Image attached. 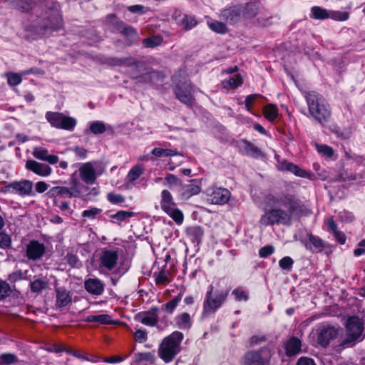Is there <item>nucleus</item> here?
<instances>
[{
	"instance_id": "obj_1",
	"label": "nucleus",
	"mask_w": 365,
	"mask_h": 365,
	"mask_svg": "<svg viewBox=\"0 0 365 365\" xmlns=\"http://www.w3.org/2000/svg\"><path fill=\"white\" fill-rule=\"evenodd\" d=\"M61 26L62 19L58 11H51L46 18L38 20L26 28V37L36 39L58 30Z\"/></svg>"
},
{
	"instance_id": "obj_2",
	"label": "nucleus",
	"mask_w": 365,
	"mask_h": 365,
	"mask_svg": "<svg viewBox=\"0 0 365 365\" xmlns=\"http://www.w3.org/2000/svg\"><path fill=\"white\" fill-rule=\"evenodd\" d=\"M304 97L310 115L321 124L328 122L331 113L327 101L315 91L306 92Z\"/></svg>"
},
{
	"instance_id": "obj_3",
	"label": "nucleus",
	"mask_w": 365,
	"mask_h": 365,
	"mask_svg": "<svg viewBox=\"0 0 365 365\" xmlns=\"http://www.w3.org/2000/svg\"><path fill=\"white\" fill-rule=\"evenodd\" d=\"M182 333L175 331L165 337L158 348L159 356L165 362H170L180 351Z\"/></svg>"
},
{
	"instance_id": "obj_4",
	"label": "nucleus",
	"mask_w": 365,
	"mask_h": 365,
	"mask_svg": "<svg viewBox=\"0 0 365 365\" xmlns=\"http://www.w3.org/2000/svg\"><path fill=\"white\" fill-rule=\"evenodd\" d=\"M364 331V323L358 317H351L346 324V335L341 338L339 345L342 346H353L357 341L361 340Z\"/></svg>"
},
{
	"instance_id": "obj_5",
	"label": "nucleus",
	"mask_w": 365,
	"mask_h": 365,
	"mask_svg": "<svg viewBox=\"0 0 365 365\" xmlns=\"http://www.w3.org/2000/svg\"><path fill=\"white\" fill-rule=\"evenodd\" d=\"M160 207L176 223L181 224L183 222L182 212L177 207L171 193L167 190L161 192Z\"/></svg>"
},
{
	"instance_id": "obj_6",
	"label": "nucleus",
	"mask_w": 365,
	"mask_h": 365,
	"mask_svg": "<svg viewBox=\"0 0 365 365\" xmlns=\"http://www.w3.org/2000/svg\"><path fill=\"white\" fill-rule=\"evenodd\" d=\"M227 295V291L214 294L213 287L211 286L210 289L206 294V297L203 304L202 314L206 315L210 313H215L225 301Z\"/></svg>"
},
{
	"instance_id": "obj_7",
	"label": "nucleus",
	"mask_w": 365,
	"mask_h": 365,
	"mask_svg": "<svg viewBox=\"0 0 365 365\" xmlns=\"http://www.w3.org/2000/svg\"><path fill=\"white\" fill-rule=\"evenodd\" d=\"M292 215L281 209H272L263 215L259 222L264 226L277 224L288 225L290 223Z\"/></svg>"
},
{
	"instance_id": "obj_8",
	"label": "nucleus",
	"mask_w": 365,
	"mask_h": 365,
	"mask_svg": "<svg viewBox=\"0 0 365 365\" xmlns=\"http://www.w3.org/2000/svg\"><path fill=\"white\" fill-rule=\"evenodd\" d=\"M276 202L287 208L290 215L307 213L304 205L294 195L282 194L277 198Z\"/></svg>"
},
{
	"instance_id": "obj_9",
	"label": "nucleus",
	"mask_w": 365,
	"mask_h": 365,
	"mask_svg": "<svg viewBox=\"0 0 365 365\" xmlns=\"http://www.w3.org/2000/svg\"><path fill=\"white\" fill-rule=\"evenodd\" d=\"M46 118L53 127L68 130H72L76 124V120L73 118L58 112H47Z\"/></svg>"
},
{
	"instance_id": "obj_10",
	"label": "nucleus",
	"mask_w": 365,
	"mask_h": 365,
	"mask_svg": "<svg viewBox=\"0 0 365 365\" xmlns=\"http://www.w3.org/2000/svg\"><path fill=\"white\" fill-rule=\"evenodd\" d=\"M33 187V182L29 180H22L9 182L4 187V191L21 197L33 196L34 195Z\"/></svg>"
},
{
	"instance_id": "obj_11",
	"label": "nucleus",
	"mask_w": 365,
	"mask_h": 365,
	"mask_svg": "<svg viewBox=\"0 0 365 365\" xmlns=\"http://www.w3.org/2000/svg\"><path fill=\"white\" fill-rule=\"evenodd\" d=\"M341 331V328L337 326H327L322 327L318 333L317 341L323 347H327L330 342L336 339Z\"/></svg>"
},
{
	"instance_id": "obj_12",
	"label": "nucleus",
	"mask_w": 365,
	"mask_h": 365,
	"mask_svg": "<svg viewBox=\"0 0 365 365\" xmlns=\"http://www.w3.org/2000/svg\"><path fill=\"white\" fill-rule=\"evenodd\" d=\"M192 87L189 82H184L182 85H176L174 92L176 98L182 103L192 106L194 102Z\"/></svg>"
},
{
	"instance_id": "obj_13",
	"label": "nucleus",
	"mask_w": 365,
	"mask_h": 365,
	"mask_svg": "<svg viewBox=\"0 0 365 365\" xmlns=\"http://www.w3.org/2000/svg\"><path fill=\"white\" fill-rule=\"evenodd\" d=\"M208 200L215 205H224L230 198V192L227 189L215 187L207 190Z\"/></svg>"
},
{
	"instance_id": "obj_14",
	"label": "nucleus",
	"mask_w": 365,
	"mask_h": 365,
	"mask_svg": "<svg viewBox=\"0 0 365 365\" xmlns=\"http://www.w3.org/2000/svg\"><path fill=\"white\" fill-rule=\"evenodd\" d=\"M118 259V255L116 251L104 249L100 254V267L110 271L116 266Z\"/></svg>"
},
{
	"instance_id": "obj_15",
	"label": "nucleus",
	"mask_w": 365,
	"mask_h": 365,
	"mask_svg": "<svg viewBox=\"0 0 365 365\" xmlns=\"http://www.w3.org/2000/svg\"><path fill=\"white\" fill-rule=\"evenodd\" d=\"M81 179L87 185H92L96 182V173L93 163L88 162L82 164L78 168Z\"/></svg>"
},
{
	"instance_id": "obj_16",
	"label": "nucleus",
	"mask_w": 365,
	"mask_h": 365,
	"mask_svg": "<svg viewBox=\"0 0 365 365\" xmlns=\"http://www.w3.org/2000/svg\"><path fill=\"white\" fill-rule=\"evenodd\" d=\"M45 250L43 244L36 240H31L26 245V256L29 259L38 260L43 255Z\"/></svg>"
},
{
	"instance_id": "obj_17",
	"label": "nucleus",
	"mask_w": 365,
	"mask_h": 365,
	"mask_svg": "<svg viewBox=\"0 0 365 365\" xmlns=\"http://www.w3.org/2000/svg\"><path fill=\"white\" fill-rule=\"evenodd\" d=\"M173 18L176 23L182 26L185 30H190L197 24V21L195 16L182 14L180 11H175Z\"/></svg>"
},
{
	"instance_id": "obj_18",
	"label": "nucleus",
	"mask_w": 365,
	"mask_h": 365,
	"mask_svg": "<svg viewBox=\"0 0 365 365\" xmlns=\"http://www.w3.org/2000/svg\"><path fill=\"white\" fill-rule=\"evenodd\" d=\"M222 19L229 24H235L242 19L239 5L230 6L221 13Z\"/></svg>"
},
{
	"instance_id": "obj_19",
	"label": "nucleus",
	"mask_w": 365,
	"mask_h": 365,
	"mask_svg": "<svg viewBox=\"0 0 365 365\" xmlns=\"http://www.w3.org/2000/svg\"><path fill=\"white\" fill-rule=\"evenodd\" d=\"M79 184L80 182L78 179H73V186L72 187L58 186L54 187L53 190L58 195L63 197H78L81 196V191L78 188Z\"/></svg>"
},
{
	"instance_id": "obj_20",
	"label": "nucleus",
	"mask_w": 365,
	"mask_h": 365,
	"mask_svg": "<svg viewBox=\"0 0 365 365\" xmlns=\"http://www.w3.org/2000/svg\"><path fill=\"white\" fill-rule=\"evenodd\" d=\"M26 168L29 170L41 176H48L51 173V168L48 165L40 163L34 160H27Z\"/></svg>"
},
{
	"instance_id": "obj_21",
	"label": "nucleus",
	"mask_w": 365,
	"mask_h": 365,
	"mask_svg": "<svg viewBox=\"0 0 365 365\" xmlns=\"http://www.w3.org/2000/svg\"><path fill=\"white\" fill-rule=\"evenodd\" d=\"M86 290L93 295H101L103 293L104 284L98 278H89L84 283Z\"/></svg>"
},
{
	"instance_id": "obj_22",
	"label": "nucleus",
	"mask_w": 365,
	"mask_h": 365,
	"mask_svg": "<svg viewBox=\"0 0 365 365\" xmlns=\"http://www.w3.org/2000/svg\"><path fill=\"white\" fill-rule=\"evenodd\" d=\"M242 19H252L257 16L259 10L258 1H250L246 4H240Z\"/></svg>"
},
{
	"instance_id": "obj_23",
	"label": "nucleus",
	"mask_w": 365,
	"mask_h": 365,
	"mask_svg": "<svg viewBox=\"0 0 365 365\" xmlns=\"http://www.w3.org/2000/svg\"><path fill=\"white\" fill-rule=\"evenodd\" d=\"M56 306L58 308H63L70 304L72 302V294L64 287L56 288Z\"/></svg>"
},
{
	"instance_id": "obj_24",
	"label": "nucleus",
	"mask_w": 365,
	"mask_h": 365,
	"mask_svg": "<svg viewBox=\"0 0 365 365\" xmlns=\"http://www.w3.org/2000/svg\"><path fill=\"white\" fill-rule=\"evenodd\" d=\"M157 307H153L150 311L139 313L137 319L143 324L147 326H155L158 321Z\"/></svg>"
},
{
	"instance_id": "obj_25",
	"label": "nucleus",
	"mask_w": 365,
	"mask_h": 365,
	"mask_svg": "<svg viewBox=\"0 0 365 365\" xmlns=\"http://www.w3.org/2000/svg\"><path fill=\"white\" fill-rule=\"evenodd\" d=\"M32 155L37 159L46 161L50 164H56L58 162V157L48 154L47 149L42 147H35L33 149Z\"/></svg>"
},
{
	"instance_id": "obj_26",
	"label": "nucleus",
	"mask_w": 365,
	"mask_h": 365,
	"mask_svg": "<svg viewBox=\"0 0 365 365\" xmlns=\"http://www.w3.org/2000/svg\"><path fill=\"white\" fill-rule=\"evenodd\" d=\"M265 363L262 351H250L244 356L245 365H265Z\"/></svg>"
},
{
	"instance_id": "obj_27",
	"label": "nucleus",
	"mask_w": 365,
	"mask_h": 365,
	"mask_svg": "<svg viewBox=\"0 0 365 365\" xmlns=\"http://www.w3.org/2000/svg\"><path fill=\"white\" fill-rule=\"evenodd\" d=\"M301 341L297 337H291L286 343V354L289 356H294L299 353L301 350Z\"/></svg>"
},
{
	"instance_id": "obj_28",
	"label": "nucleus",
	"mask_w": 365,
	"mask_h": 365,
	"mask_svg": "<svg viewBox=\"0 0 365 365\" xmlns=\"http://www.w3.org/2000/svg\"><path fill=\"white\" fill-rule=\"evenodd\" d=\"M201 190L200 185L195 180H191L190 184L182 186V195L185 198H189L198 194Z\"/></svg>"
},
{
	"instance_id": "obj_29",
	"label": "nucleus",
	"mask_w": 365,
	"mask_h": 365,
	"mask_svg": "<svg viewBox=\"0 0 365 365\" xmlns=\"http://www.w3.org/2000/svg\"><path fill=\"white\" fill-rule=\"evenodd\" d=\"M87 322H98L101 324H113L115 322L112 320L109 314H103L99 315H90L85 319Z\"/></svg>"
},
{
	"instance_id": "obj_30",
	"label": "nucleus",
	"mask_w": 365,
	"mask_h": 365,
	"mask_svg": "<svg viewBox=\"0 0 365 365\" xmlns=\"http://www.w3.org/2000/svg\"><path fill=\"white\" fill-rule=\"evenodd\" d=\"M113 63L115 66H135L136 68H141L143 67V65L140 62L135 61L132 57L128 58H113L112 59Z\"/></svg>"
},
{
	"instance_id": "obj_31",
	"label": "nucleus",
	"mask_w": 365,
	"mask_h": 365,
	"mask_svg": "<svg viewBox=\"0 0 365 365\" xmlns=\"http://www.w3.org/2000/svg\"><path fill=\"white\" fill-rule=\"evenodd\" d=\"M155 360V356L154 354L151 352H144V353H136L134 356L133 361L130 363V365H137L138 364L147 361L151 363H154Z\"/></svg>"
},
{
	"instance_id": "obj_32",
	"label": "nucleus",
	"mask_w": 365,
	"mask_h": 365,
	"mask_svg": "<svg viewBox=\"0 0 365 365\" xmlns=\"http://www.w3.org/2000/svg\"><path fill=\"white\" fill-rule=\"evenodd\" d=\"M284 169L294 173L297 176L305 178H309L311 177V175L306 170L301 169L299 167L292 163H286Z\"/></svg>"
},
{
	"instance_id": "obj_33",
	"label": "nucleus",
	"mask_w": 365,
	"mask_h": 365,
	"mask_svg": "<svg viewBox=\"0 0 365 365\" xmlns=\"http://www.w3.org/2000/svg\"><path fill=\"white\" fill-rule=\"evenodd\" d=\"M242 148L247 155L257 158L261 155L260 150L247 140L242 142Z\"/></svg>"
},
{
	"instance_id": "obj_34",
	"label": "nucleus",
	"mask_w": 365,
	"mask_h": 365,
	"mask_svg": "<svg viewBox=\"0 0 365 365\" xmlns=\"http://www.w3.org/2000/svg\"><path fill=\"white\" fill-rule=\"evenodd\" d=\"M115 28L118 32L125 36L134 37L137 35L136 31L133 27L125 26L123 21H117L115 23Z\"/></svg>"
},
{
	"instance_id": "obj_35",
	"label": "nucleus",
	"mask_w": 365,
	"mask_h": 365,
	"mask_svg": "<svg viewBox=\"0 0 365 365\" xmlns=\"http://www.w3.org/2000/svg\"><path fill=\"white\" fill-rule=\"evenodd\" d=\"M243 79L240 74H237L229 80H225L222 84L225 88L235 89L242 83Z\"/></svg>"
},
{
	"instance_id": "obj_36",
	"label": "nucleus",
	"mask_w": 365,
	"mask_h": 365,
	"mask_svg": "<svg viewBox=\"0 0 365 365\" xmlns=\"http://www.w3.org/2000/svg\"><path fill=\"white\" fill-rule=\"evenodd\" d=\"M309 244H306L307 249H312V245L315 249L322 251L324 247V242L322 239L312 235H308Z\"/></svg>"
},
{
	"instance_id": "obj_37",
	"label": "nucleus",
	"mask_w": 365,
	"mask_h": 365,
	"mask_svg": "<svg viewBox=\"0 0 365 365\" xmlns=\"http://www.w3.org/2000/svg\"><path fill=\"white\" fill-rule=\"evenodd\" d=\"M176 323L180 329H187L191 327L190 316L187 313H182L176 318Z\"/></svg>"
},
{
	"instance_id": "obj_38",
	"label": "nucleus",
	"mask_w": 365,
	"mask_h": 365,
	"mask_svg": "<svg viewBox=\"0 0 365 365\" xmlns=\"http://www.w3.org/2000/svg\"><path fill=\"white\" fill-rule=\"evenodd\" d=\"M182 298V293L180 292L175 298L163 305V310L169 314L173 313L178 303L181 301Z\"/></svg>"
},
{
	"instance_id": "obj_39",
	"label": "nucleus",
	"mask_w": 365,
	"mask_h": 365,
	"mask_svg": "<svg viewBox=\"0 0 365 365\" xmlns=\"http://www.w3.org/2000/svg\"><path fill=\"white\" fill-rule=\"evenodd\" d=\"M312 17L315 19H326L329 18V13L326 9L319 6H313L311 9Z\"/></svg>"
},
{
	"instance_id": "obj_40",
	"label": "nucleus",
	"mask_w": 365,
	"mask_h": 365,
	"mask_svg": "<svg viewBox=\"0 0 365 365\" xmlns=\"http://www.w3.org/2000/svg\"><path fill=\"white\" fill-rule=\"evenodd\" d=\"M163 42V38L160 36H153L147 38H144L142 41L143 45L145 48H154L160 46Z\"/></svg>"
},
{
	"instance_id": "obj_41",
	"label": "nucleus",
	"mask_w": 365,
	"mask_h": 365,
	"mask_svg": "<svg viewBox=\"0 0 365 365\" xmlns=\"http://www.w3.org/2000/svg\"><path fill=\"white\" fill-rule=\"evenodd\" d=\"M264 117L270 120H274L278 115L277 108L273 104H269L263 110Z\"/></svg>"
},
{
	"instance_id": "obj_42",
	"label": "nucleus",
	"mask_w": 365,
	"mask_h": 365,
	"mask_svg": "<svg viewBox=\"0 0 365 365\" xmlns=\"http://www.w3.org/2000/svg\"><path fill=\"white\" fill-rule=\"evenodd\" d=\"M48 286L47 282L43 279H35L30 284L31 290L32 292L39 294Z\"/></svg>"
},
{
	"instance_id": "obj_43",
	"label": "nucleus",
	"mask_w": 365,
	"mask_h": 365,
	"mask_svg": "<svg viewBox=\"0 0 365 365\" xmlns=\"http://www.w3.org/2000/svg\"><path fill=\"white\" fill-rule=\"evenodd\" d=\"M144 168L140 165H136L129 171L127 179L130 182H133L137 180L143 173Z\"/></svg>"
},
{
	"instance_id": "obj_44",
	"label": "nucleus",
	"mask_w": 365,
	"mask_h": 365,
	"mask_svg": "<svg viewBox=\"0 0 365 365\" xmlns=\"http://www.w3.org/2000/svg\"><path fill=\"white\" fill-rule=\"evenodd\" d=\"M12 3L17 9L23 11H28L33 6V1L31 0H14Z\"/></svg>"
},
{
	"instance_id": "obj_45",
	"label": "nucleus",
	"mask_w": 365,
	"mask_h": 365,
	"mask_svg": "<svg viewBox=\"0 0 365 365\" xmlns=\"http://www.w3.org/2000/svg\"><path fill=\"white\" fill-rule=\"evenodd\" d=\"M11 237L10 235L0 232V248L3 250H8L11 247Z\"/></svg>"
},
{
	"instance_id": "obj_46",
	"label": "nucleus",
	"mask_w": 365,
	"mask_h": 365,
	"mask_svg": "<svg viewBox=\"0 0 365 365\" xmlns=\"http://www.w3.org/2000/svg\"><path fill=\"white\" fill-rule=\"evenodd\" d=\"M208 26L211 30L216 33L225 34L227 31L226 25L224 23L217 21L208 23Z\"/></svg>"
},
{
	"instance_id": "obj_47",
	"label": "nucleus",
	"mask_w": 365,
	"mask_h": 365,
	"mask_svg": "<svg viewBox=\"0 0 365 365\" xmlns=\"http://www.w3.org/2000/svg\"><path fill=\"white\" fill-rule=\"evenodd\" d=\"M152 153L156 157L173 156L177 155V151L175 150L155 148L152 150Z\"/></svg>"
},
{
	"instance_id": "obj_48",
	"label": "nucleus",
	"mask_w": 365,
	"mask_h": 365,
	"mask_svg": "<svg viewBox=\"0 0 365 365\" xmlns=\"http://www.w3.org/2000/svg\"><path fill=\"white\" fill-rule=\"evenodd\" d=\"M11 293L10 285L5 281L0 282V299H4Z\"/></svg>"
},
{
	"instance_id": "obj_49",
	"label": "nucleus",
	"mask_w": 365,
	"mask_h": 365,
	"mask_svg": "<svg viewBox=\"0 0 365 365\" xmlns=\"http://www.w3.org/2000/svg\"><path fill=\"white\" fill-rule=\"evenodd\" d=\"M90 130L94 134H101L106 131V126L103 123L96 121L91 124Z\"/></svg>"
},
{
	"instance_id": "obj_50",
	"label": "nucleus",
	"mask_w": 365,
	"mask_h": 365,
	"mask_svg": "<svg viewBox=\"0 0 365 365\" xmlns=\"http://www.w3.org/2000/svg\"><path fill=\"white\" fill-rule=\"evenodd\" d=\"M101 212V210L97 207H92L90 210H86L82 212V217H84V220L88 219H94Z\"/></svg>"
},
{
	"instance_id": "obj_51",
	"label": "nucleus",
	"mask_w": 365,
	"mask_h": 365,
	"mask_svg": "<svg viewBox=\"0 0 365 365\" xmlns=\"http://www.w3.org/2000/svg\"><path fill=\"white\" fill-rule=\"evenodd\" d=\"M349 14L346 11H331L329 18L337 21H346L349 19Z\"/></svg>"
},
{
	"instance_id": "obj_52",
	"label": "nucleus",
	"mask_w": 365,
	"mask_h": 365,
	"mask_svg": "<svg viewBox=\"0 0 365 365\" xmlns=\"http://www.w3.org/2000/svg\"><path fill=\"white\" fill-rule=\"evenodd\" d=\"M232 294L235 296L237 301H247L249 299L248 294L241 288H237L232 292Z\"/></svg>"
},
{
	"instance_id": "obj_53",
	"label": "nucleus",
	"mask_w": 365,
	"mask_h": 365,
	"mask_svg": "<svg viewBox=\"0 0 365 365\" xmlns=\"http://www.w3.org/2000/svg\"><path fill=\"white\" fill-rule=\"evenodd\" d=\"M294 264L293 259L290 257H284L279 262V267L282 269L290 270Z\"/></svg>"
},
{
	"instance_id": "obj_54",
	"label": "nucleus",
	"mask_w": 365,
	"mask_h": 365,
	"mask_svg": "<svg viewBox=\"0 0 365 365\" xmlns=\"http://www.w3.org/2000/svg\"><path fill=\"white\" fill-rule=\"evenodd\" d=\"M134 215V212L120 210L115 214L110 215L112 218L116 219L119 221H123L126 218L131 217Z\"/></svg>"
},
{
	"instance_id": "obj_55",
	"label": "nucleus",
	"mask_w": 365,
	"mask_h": 365,
	"mask_svg": "<svg viewBox=\"0 0 365 365\" xmlns=\"http://www.w3.org/2000/svg\"><path fill=\"white\" fill-rule=\"evenodd\" d=\"M7 78H8V83L10 86H17L22 81L21 76L18 73H9L7 75Z\"/></svg>"
},
{
	"instance_id": "obj_56",
	"label": "nucleus",
	"mask_w": 365,
	"mask_h": 365,
	"mask_svg": "<svg viewBox=\"0 0 365 365\" xmlns=\"http://www.w3.org/2000/svg\"><path fill=\"white\" fill-rule=\"evenodd\" d=\"M0 360L2 364H11L17 361V358L16 355L8 353L4 354L0 356Z\"/></svg>"
},
{
	"instance_id": "obj_57",
	"label": "nucleus",
	"mask_w": 365,
	"mask_h": 365,
	"mask_svg": "<svg viewBox=\"0 0 365 365\" xmlns=\"http://www.w3.org/2000/svg\"><path fill=\"white\" fill-rule=\"evenodd\" d=\"M257 21L260 26H269L272 24V17L268 15H260Z\"/></svg>"
},
{
	"instance_id": "obj_58",
	"label": "nucleus",
	"mask_w": 365,
	"mask_h": 365,
	"mask_svg": "<svg viewBox=\"0 0 365 365\" xmlns=\"http://www.w3.org/2000/svg\"><path fill=\"white\" fill-rule=\"evenodd\" d=\"M317 151L327 157H331L334 154V150L331 147L326 145H317Z\"/></svg>"
},
{
	"instance_id": "obj_59",
	"label": "nucleus",
	"mask_w": 365,
	"mask_h": 365,
	"mask_svg": "<svg viewBox=\"0 0 365 365\" xmlns=\"http://www.w3.org/2000/svg\"><path fill=\"white\" fill-rule=\"evenodd\" d=\"M274 247L272 245H267L262 247L259 251V255L261 257L265 258L273 254Z\"/></svg>"
},
{
	"instance_id": "obj_60",
	"label": "nucleus",
	"mask_w": 365,
	"mask_h": 365,
	"mask_svg": "<svg viewBox=\"0 0 365 365\" xmlns=\"http://www.w3.org/2000/svg\"><path fill=\"white\" fill-rule=\"evenodd\" d=\"M107 198L109 202L116 204V203H121L125 201V198L123 195L120 194H115L110 192L107 195Z\"/></svg>"
},
{
	"instance_id": "obj_61",
	"label": "nucleus",
	"mask_w": 365,
	"mask_h": 365,
	"mask_svg": "<svg viewBox=\"0 0 365 365\" xmlns=\"http://www.w3.org/2000/svg\"><path fill=\"white\" fill-rule=\"evenodd\" d=\"M157 284H167L169 283L167 274L165 271L160 272L155 277Z\"/></svg>"
},
{
	"instance_id": "obj_62",
	"label": "nucleus",
	"mask_w": 365,
	"mask_h": 365,
	"mask_svg": "<svg viewBox=\"0 0 365 365\" xmlns=\"http://www.w3.org/2000/svg\"><path fill=\"white\" fill-rule=\"evenodd\" d=\"M135 340L139 343H143L147 340V332L142 329H138L135 334Z\"/></svg>"
},
{
	"instance_id": "obj_63",
	"label": "nucleus",
	"mask_w": 365,
	"mask_h": 365,
	"mask_svg": "<svg viewBox=\"0 0 365 365\" xmlns=\"http://www.w3.org/2000/svg\"><path fill=\"white\" fill-rule=\"evenodd\" d=\"M165 180L169 187L174 185H181V181L173 174L167 175Z\"/></svg>"
},
{
	"instance_id": "obj_64",
	"label": "nucleus",
	"mask_w": 365,
	"mask_h": 365,
	"mask_svg": "<svg viewBox=\"0 0 365 365\" xmlns=\"http://www.w3.org/2000/svg\"><path fill=\"white\" fill-rule=\"evenodd\" d=\"M261 95L259 94H252L250 96H247L245 99V106L248 110H250L251 106L253 103V102L258 98H260Z\"/></svg>"
}]
</instances>
